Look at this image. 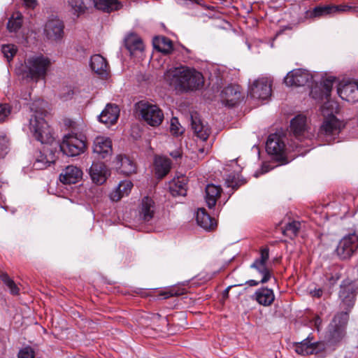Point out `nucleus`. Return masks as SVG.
I'll return each mask as SVG.
<instances>
[{"instance_id":"obj_8","label":"nucleus","mask_w":358,"mask_h":358,"mask_svg":"<svg viewBox=\"0 0 358 358\" xmlns=\"http://www.w3.org/2000/svg\"><path fill=\"white\" fill-rule=\"evenodd\" d=\"M358 250V234L353 232L343 237L336 249V255L341 260L350 259Z\"/></svg>"},{"instance_id":"obj_41","label":"nucleus","mask_w":358,"mask_h":358,"mask_svg":"<svg viewBox=\"0 0 358 358\" xmlns=\"http://www.w3.org/2000/svg\"><path fill=\"white\" fill-rule=\"evenodd\" d=\"M51 162L48 160L46 156L39 152V155L35 159L33 164L34 169L38 170H42L50 166Z\"/></svg>"},{"instance_id":"obj_29","label":"nucleus","mask_w":358,"mask_h":358,"mask_svg":"<svg viewBox=\"0 0 358 358\" xmlns=\"http://www.w3.org/2000/svg\"><path fill=\"white\" fill-rule=\"evenodd\" d=\"M222 188L219 185L208 184L206 187V201L209 208H213L220 196Z\"/></svg>"},{"instance_id":"obj_6","label":"nucleus","mask_w":358,"mask_h":358,"mask_svg":"<svg viewBox=\"0 0 358 358\" xmlns=\"http://www.w3.org/2000/svg\"><path fill=\"white\" fill-rule=\"evenodd\" d=\"M86 138L82 134H69L64 136L60 144L61 151L67 156L75 157L83 153L86 149Z\"/></svg>"},{"instance_id":"obj_17","label":"nucleus","mask_w":358,"mask_h":358,"mask_svg":"<svg viewBox=\"0 0 358 358\" xmlns=\"http://www.w3.org/2000/svg\"><path fill=\"white\" fill-rule=\"evenodd\" d=\"M156 212L155 203L149 196H145L141 200L138 207V215L145 222H150L155 216Z\"/></svg>"},{"instance_id":"obj_4","label":"nucleus","mask_w":358,"mask_h":358,"mask_svg":"<svg viewBox=\"0 0 358 358\" xmlns=\"http://www.w3.org/2000/svg\"><path fill=\"white\" fill-rule=\"evenodd\" d=\"M29 129L35 139L42 144L53 141L52 130L44 120L42 113L36 112L29 120Z\"/></svg>"},{"instance_id":"obj_36","label":"nucleus","mask_w":358,"mask_h":358,"mask_svg":"<svg viewBox=\"0 0 358 358\" xmlns=\"http://www.w3.org/2000/svg\"><path fill=\"white\" fill-rule=\"evenodd\" d=\"M23 17L20 13H15L10 17L8 24L7 28L10 31L16 32L18 31L22 24Z\"/></svg>"},{"instance_id":"obj_37","label":"nucleus","mask_w":358,"mask_h":358,"mask_svg":"<svg viewBox=\"0 0 358 358\" xmlns=\"http://www.w3.org/2000/svg\"><path fill=\"white\" fill-rule=\"evenodd\" d=\"M301 223L298 221H292L286 224L283 229V234L290 238H295L300 229Z\"/></svg>"},{"instance_id":"obj_1","label":"nucleus","mask_w":358,"mask_h":358,"mask_svg":"<svg viewBox=\"0 0 358 358\" xmlns=\"http://www.w3.org/2000/svg\"><path fill=\"white\" fill-rule=\"evenodd\" d=\"M164 79L180 93L199 90L203 85V77L200 72L184 66L168 69Z\"/></svg>"},{"instance_id":"obj_24","label":"nucleus","mask_w":358,"mask_h":358,"mask_svg":"<svg viewBox=\"0 0 358 358\" xmlns=\"http://www.w3.org/2000/svg\"><path fill=\"white\" fill-rule=\"evenodd\" d=\"M221 97L226 105L234 106L241 99L239 86L230 85L224 87L222 91Z\"/></svg>"},{"instance_id":"obj_42","label":"nucleus","mask_w":358,"mask_h":358,"mask_svg":"<svg viewBox=\"0 0 358 358\" xmlns=\"http://www.w3.org/2000/svg\"><path fill=\"white\" fill-rule=\"evenodd\" d=\"M225 184L228 187H231L234 189H236L241 185L244 184V182L238 180L235 174H229L225 179Z\"/></svg>"},{"instance_id":"obj_13","label":"nucleus","mask_w":358,"mask_h":358,"mask_svg":"<svg viewBox=\"0 0 358 358\" xmlns=\"http://www.w3.org/2000/svg\"><path fill=\"white\" fill-rule=\"evenodd\" d=\"M348 321L347 312L336 315L329 327V331L334 340H339L344 336L345 326Z\"/></svg>"},{"instance_id":"obj_53","label":"nucleus","mask_w":358,"mask_h":358,"mask_svg":"<svg viewBox=\"0 0 358 358\" xmlns=\"http://www.w3.org/2000/svg\"><path fill=\"white\" fill-rule=\"evenodd\" d=\"M260 283H262V282H260V280L257 281L255 280H249L245 282V284L250 287L257 286Z\"/></svg>"},{"instance_id":"obj_21","label":"nucleus","mask_w":358,"mask_h":358,"mask_svg":"<svg viewBox=\"0 0 358 358\" xmlns=\"http://www.w3.org/2000/svg\"><path fill=\"white\" fill-rule=\"evenodd\" d=\"M120 115V109L115 104L108 103L99 116V121L106 125L115 124Z\"/></svg>"},{"instance_id":"obj_38","label":"nucleus","mask_w":358,"mask_h":358,"mask_svg":"<svg viewBox=\"0 0 358 358\" xmlns=\"http://www.w3.org/2000/svg\"><path fill=\"white\" fill-rule=\"evenodd\" d=\"M0 279L10 289V292L13 295H17L20 292V289L15 282L8 276L6 273H0Z\"/></svg>"},{"instance_id":"obj_47","label":"nucleus","mask_w":358,"mask_h":358,"mask_svg":"<svg viewBox=\"0 0 358 358\" xmlns=\"http://www.w3.org/2000/svg\"><path fill=\"white\" fill-rule=\"evenodd\" d=\"M330 8L332 14L336 13H345L352 10V7L345 4L338 6L330 5Z\"/></svg>"},{"instance_id":"obj_33","label":"nucleus","mask_w":358,"mask_h":358,"mask_svg":"<svg viewBox=\"0 0 358 358\" xmlns=\"http://www.w3.org/2000/svg\"><path fill=\"white\" fill-rule=\"evenodd\" d=\"M124 45L131 54H133L135 51H142L143 50L142 40L136 34L132 33L125 37Z\"/></svg>"},{"instance_id":"obj_43","label":"nucleus","mask_w":358,"mask_h":358,"mask_svg":"<svg viewBox=\"0 0 358 358\" xmlns=\"http://www.w3.org/2000/svg\"><path fill=\"white\" fill-rule=\"evenodd\" d=\"M1 52L3 54L4 57L9 62L13 59L14 55L16 54L17 48L14 45H3L1 48Z\"/></svg>"},{"instance_id":"obj_20","label":"nucleus","mask_w":358,"mask_h":358,"mask_svg":"<svg viewBox=\"0 0 358 358\" xmlns=\"http://www.w3.org/2000/svg\"><path fill=\"white\" fill-rule=\"evenodd\" d=\"M295 352L300 355H308L318 353L321 349V344L318 342H311L310 336L299 343L295 344Z\"/></svg>"},{"instance_id":"obj_16","label":"nucleus","mask_w":358,"mask_h":358,"mask_svg":"<svg viewBox=\"0 0 358 358\" xmlns=\"http://www.w3.org/2000/svg\"><path fill=\"white\" fill-rule=\"evenodd\" d=\"M93 151L102 159L110 156L113 152L111 140L108 137L97 136L94 140Z\"/></svg>"},{"instance_id":"obj_26","label":"nucleus","mask_w":358,"mask_h":358,"mask_svg":"<svg viewBox=\"0 0 358 358\" xmlns=\"http://www.w3.org/2000/svg\"><path fill=\"white\" fill-rule=\"evenodd\" d=\"M116 168L124 175H130L136 172L135 163L128 157L118 155L116 157Z\"/></svg>"},{"instance_id":"obj_57","label":"nucleus","mask_w":358,"mask_h":358,"mask_svg":"<svg viewBox=\"0 0 358 358\" xmlns=\"http://www.w3.org/2000/svg\"><path fill=\"white\" fill-rule=\"evenodd\" d=\"M199 152H200L201 153H202V154H203V153H204V152H205L204 148H201V149H199Z\"/></svg>"},{"instance_id":"obj_52","label":"nucleus","mask_w":358,"mask_h":358,"mask_svg":"<svg viewBox=\"0 0 358 358\" xmlns=\"http://www.w3.org/2000/svg\"><path fill=\"white\" fill-rule=\"evenodd\" d=\"M24 5L27 8H34L37 5L36 0H23Z\"/></svg>"},{"instance_id":"obj_34","label":"nucleus","mask_w":358,"mask_h":358,"mask_svg":"<svg viewBox=\"0 0 358 358\" xmlns=\"http://www.w3.org/2000/svg\"><path fill=\"white\" fill-rule=\"evenodd\" d=\"M185 179H174L169 184V191L172 196H185L187 193Z\"/></svg>"},{"instance_id":"obj_46","label":"nucleus","mask_w":358,"mask_h":358,"mask_svg":"<svg viewBox=\"0 0 358 358\" xmlns=\"http://www.w3.org/2000/svg\"><path fill=\"white\" fill-rule=\"evenodd\" d=\"M18 358H34V350L29 346L23 348L18 352Z\"/></svg>"},{"instance_id":"obj_51","label":"nucleus","mask_w":358,"mask_h":358,"mask_svg":"<svg viewBox=\"0 0 358 358\" xmlns=\"http://www.w3.org/2000/svg\"><path fill=\"white\" fill-rule=\"evenodd\" d=\"M323 291L321 288H315L310 292V294L313 297L320 298L322 295Z\"/></svg>"},{"instance_id":"obj_18","label":"nucleus","mask_w":358,"mask_h":358,"mask_svg":"<svg viewBox=\"0 0 358 358\" xmlns=\"http://www.w3.org/2000/svg\"><path fill=\"white\" fill-rule=\"evenodd\" d=\"M191 125L195 135L203 141L208 139L210 129L207 124H204L197 113L191 114Z\"/></svg>"},{"instance_id":"obj_40","label":"nucleus","mask_w":358,"mask_h":358,"mask_svg":"<svg viewBox=\"0 0 358 358\" xmlns=\"http://www.w3.org/2000/svg\"><path fill=\"white\" fill-rule=\"evenodd\" d=\"M335 80L336 78L334 77H329L323 80L322 84L323 91L322 97L324 96L327 99L330 96Z\"/></svg>"},{"instance_id":"obj_11","label":"nucleus","mask_w":358,"mask_h":358,"mask_svg":"<svg viewBox=\"0 0 358 358\" xmlns=\"http://www.w3.org/2000/svg\"><path fill=\"white\" fill-rule=\"evenodd\" d=\"M271 81L266 77L255 80L250 88L251 96L257 99H268L271 96Z\"/></svg>"},{"instance_id":"obj_14","label":"nucleus","mask_w":358,"mask_h":358,"mask_svg":"<svg viewBox=\"0 0 358 358\" xmlns=\"http://www.w3.org/2000/svg\"><path fill=\"white\" fill-rule=\"evenodd\" d=\"M64 25L62 20L58 18L49 20L44 28V34L48 40L52 41H61L64 36Z\"/></svg>"},{"instance_id":"obj_19","label":"nucleus","mask_w":358,"mask_h":358,"mask_svg":"<svg viewBox=\"0 0 358 358\" xmlns=\"http://www.w3.org/2000/svg\"><path fill=\"white\" fill-rule=\"evenodd\" d=\"M90 175L94 182L103 184L109 175V171L103 162H94L90 169Z\"/></svg>"},{"instance_id":"obj_48","label":"nucleus","mask_w":358,"mask_h":358,"mask_svg":"<svg viewBox=\"0 0 358 358\" xmlns=\"http://www.w3.org/2000/svg\"><path fill=\"white\" fill-rule=\"evenodd\" d=\"M10 113V108L8 104H0V122H3Z\"/></svg>"},{"instance_id":"obj_2","label":"nucleus","mask_w":358,"mask_h":358,"mask_svg":"<svg viewBox=\"0 0 358 358\" xmlns=\"http://www.w3.org/2000/svg\"><path fill=\"white\" fill-rule=\"evenodd\" d=\"M51 64L50 59L43 55L30 57L22 65L19 73L23 79H29L36 83L45 78Z\"/></svg>"},{"instance_id":"obj_50","label":"nucleus","mask_w":358,"mask_h":358,"mask_svg":"<svg viewBox=\"0 0 358 358\" xmlns=\"http://www.w3.org/2000/svg\"><path fill=\"white\" fill-rule=\"evenodd\" d=\"M341 275L338 273H335L334 275L329 277L328 280L331 285H334L336 282L340 279Z\"/></svg>"},{"instance_id":"obj_56","label":"nucleus","mask_w":358,"mask_h":358,"mask_svg":"<svg viewBox=\"0 0 358 358\" xmlns=\"http://www.w3.org/2000/svg\"><path fill=\"white\" fill-rule=\"evenodd\" d=\"M2 141L3 143V145L5 146V150L7 148V143H8V141L6 140V138H2Z\"/></svg>"},{"instance_id":"obj_39","label":"nucleus","mask_w":358,"mask_h":358,"mask_svg":"<svg viewBox=\"0 0 358 358\" xmlns=\"http://www.w3.org/2000/svg\"><path fill=\"white\" fill-rule=\"evenodd\" d=\"M186 292L184 288L171 287L168 290L161 292L159 296H162L164 299H168L172 296L183 295Z\"/></svg>"},{"instance_id":"obj_27","label":"nucleus","mask_w":358,"mask_h":358,"mask_svg":"<svg viewBox=\"0 0 358 358\" xmlns=\"http://www.w3.org/2000/svg\"><path fill=\"white\" fill-rule=\"evenodd\" d=\"M94 6L97 10L108 13L118 10L123 6L119 0H94Z\"/></svg>"},{"instance_id":"obj_49","label":"nucleus","mask_w":358,"mask_h":358,"mask_svg":"<svg viewBox=\"0 0 358 358\" xmlns=\"http://www.w3.org/2000/svg\"><path fill=\"white\" fill-rule=\"evenodd\" d=\"M178 119L176 117L172 118L171 122V131L175 135H178L180 133H182V131H180V129L178 126Z\"/></svg>"},{"instance_id":"obj_9","label":"nucleus","mask_w":358,"mask_h":358,"mask_svg":"<svg viewBox=\"0 0 358 358\" xmlns=\"http://www.w3.org/2000/svg\"><path fill=\"white\" fill-rule=\"evenodd\" d=\"M269 258V250L264 248L260 250V257L256 259L250 267L255 269L261 275L260 282L262 284L267 282L273 276L272 271L266 266Z\"/></svg>"},{"instance_id":"obj_7","label":"nucleus","mask_w":358,"mask_h":358,"mask_svg":"<svg viewBox=\"0 0 358 358\" xmlns=\"http://www.w3.org/2000/svg\"><path fill=\"white\" fill-rule=\"evenodd\" d=\"M136 106L139 115L150 126L156 127L163 122L164 113L157 105L140 101Z\"/></svg>"},{"instance_id":"obj_55","label":"nucleus","mask_w":358,"mask_h":358,"mask_svg":"<svg viewBox=\"0 0 358 358\" xmlns=\"http://www.w3.org/2000/svg\"><path fill=\"white\" fill-rule=\"evenodd\" d=\"M171 155L173 158H178V157H180V154L178 152H171Z\"/></svg>"},{"instance_id":"obj_54","label":"nucleus","mask_w":358,"mask_h":358,"mask_svg":"<svg viewBox=\"0 0 358 358\" xmlns=\"http://www.w3.org/2000/svg\"><path fill=\"white\" fill-rule=\"evenodd\" d=\"M292 29V27L291 26H289V25H287V26L283 27H282V28H281V29L278 31L277 34H278V35H279V34H282L285 30H287V29L290 30V29Z\"/></svg>"},{"instance_id":"obj_22","label":"nucleus","mask_w":358,"mask_h":358,"mask_svg":"<svg viewBox=\"0 0 358 358\" xmlns=\"http://www.w3.org/2000/svg\"><path fill=\"white\" fill-rule=\"evenodd\" d=\"M83 171L75 166H66L59 175V180L64 184H75L82 178Z\"/></svg>"},{"instance_id":"obj_45","label":"nucleus","mask_w":358,"mask_h":358,"mask_svg":"<svg viewBox=\"0 0 358 358\" xmlns=\"http://www.w3.org/2000/svg\"><path fill=\"white\" fill-rule=\"evenodd\" d=\"M69 4L75 12L78 13H84L87 7L82 0H71Z\"/></svg>"},{"instance_id":"obj_28","label":"nucleus","mask_w":358,"mask_h":358,"mask_svg":"<svg viewBox=\"0 0 358 358\" xmlns=\"http://www.w3.org/2000/svg\"><path fill=\"white\" fill-rule=\"evenodd\" d=\"M255 299L259 304L268 306L273 302L275 296L271 289L262 287L255 292Z\"/></svg>"},{"instance_id":"obj_5","label":"nucleus","mask_w":358,"mask_h":358,"mask_svg":"<svg viewBox=\"0 0 358 358\" xmlns=\"http://www.w3.org/2000/svg\"><path fill=\"white\" fill-rule=\"evenodd\" d=\"M285 138L284 135L278 133L271 134L268 136L266 143V150L268 154L272 155L273 159L280 162L282 164L289 162L287 159Z\"/></svg>"},{"instance_id":"obj_25","label":"nucleus","mask_w":358,"mask_h":358,"mask_svg":"<svg viewBox=\"0 0 358 358\" xmlns=\"http://www.w3.org/2000/svg\"><path fill=\"white\" fill-rule=\"evenodd\" d=\"M90 67L94 73L101 76L108 75V64L106 59L99 54L92 55L90 59Z\"/></svg>"},{"instance_id":"obj_15","label":"nucleus","mask_w":358,"mask_h":358,"mask_svg":"<svg viewBox=\"0 0 358 358\" xmlns=\"http://www.w3.org/2000/svg\"><path fill=\"white\" fill-rule=\"evenodd\" d=\"M290 128L294 135L299 139L308 138L310 136L305 115H299L294 117L291 120Z\"/></svg>"},{"instance_id":"obj_35","label":"nucleus","mask_w":358,"mask_h":358,"mask_svg":"<svg viewBox=\"0 0 358 358\" xmlns=\"http://www.w3.org/2000/svg\"><path fill=\"white\" fill-rule=\"evenodd\" d=\"M155 47L159 52L165 55H168L173 50V43L169 38L166 37H162L158 38L155 42Z\"/></svg>"},{"instance_id":"obj_30","label":"nucleus","mask_w":358,"mask_h":358,"mask_svg":"<svg viewBox=\"0 0 358 358\" xmlns=\"http://www.w3.org/2000/svg\"><path fill=\"white\" fill-rule=\"evenodd\" d=\"M196 221L199 226L206 230L213 229L217 225L215 220L212 218L204 208H199L198 210Z\"/></svg>"},{"instance_id":"obj_3","label":"nucleus","mask_w":358,"mask_h":358,"mask_svg":"<svg viewBox=\"0 0 358 358\" xmlns=\"http://www.w3.org/2000/svg\"><path fill=\"white\" fill-rule=\"evenodd\" d=\"M345 124L334 115L324 117L317 132L318 139L324 143L331 144L336 141Z\"/></svg>"},{"instance_id":"obj_58","label":"nucleus","mask_w":358,"mask_h":358,"mask_svg":"<svg viewBox=\"0 0 358 358\" xmlns=\"http://www.w3.org/2000/svg\"><path fill=\"white\" fill-rule=\"evenodd\" d=\"M72 94H73V92L70 90V91L69 92V95L70 96H71V95H72Z\"/></svg>"},{"instance_id":"obj_12","label":"nucleus","mask_w":358,"mask_h":358,"mask_svg":"<svg viewBox=\"0 0 358 358\" xmlns=\"http://www.w3.org/2000/svg\"><path fill=\"white\" fill-rule=\"evenodd\" d=\"M337 92L339 96L348 102L358 101V82L343 81L338 84Z\"/></svg>"},{"instance_id":"obj_59","label":"nucleus","mask_w":358,"mask_h":358,"mask_svg":"<svg viewBox=\"0 0 358 358\" xmlns=\"http://www.w3.org/2000/svg\"><path fill=\"white\" fill-rule=\"evenodd\" d=\"M229 287H228V288L225 290V292H226V293H227V294H228V293H229Z\"/></svg>"},{"instance_id":"obj_31","label":"nucleus","mask_w":358,"mask_h":358,"mask_svg":"<svg viewBox=\"0 0 358 358\" xmlns=\"http://www.w3.org/2000/svg\"><path fill=\"white\" fill-rule=\"evenodd\" d=\"M171 160L166 157H157L155 159V174L157 178H164L170 171Z\"/></svg>"},{"instance_id":"obj_32","label":"nucleus","mask_w":358,"mask_h":358,"mask_svg":"<svg viewBox=\"0 0 358 358\" xmlns=\"http://www.w3.org/2000/svg\"><path fill=\"white\" fill-rule=\"evenodd\" d=\"M133 187V183L129 180H124L120 182L115 190L110 193V197L113 201L120 200L124 196H127Z\"/></svg>"},{"instance_id":"obj_23","label":"nucleus","mask_w":358,"mask_h":358,"mask_svg":"<svg viewBox=\"0 0 358 358\" xmlns=\"http://www.w3.org/2000/svg\"><path fill=\"white\" fill-rule=\"evenodd\" d=\"M356 290L357 287L352 282H348L347 284L343 282L341 285L339 296L341 299L343 303L349 308L352 307L354 305Z\"/></svg>"},{"instance_id":"obj_10","label":"nucleus","mask_w":358,"mask_h":358,"mask_svg":"<svg viewBox=\"0 0 358 358\" xmlns=\"http://www.w3.org/2000/svg\"><path fill=\"white\" fill-rule=\"evenodd\" d=\"M313 80L311 73L303 69H296L289 71L284 78V83L289 87H301L310 83Z\"/></svg>"},{"instance_id":"obj_44","label":"nucleus","mask_w":358,"mask_h":358,"mask_svg":"<svg viewBox=\"0 0 358 358\" xmlns=\"http://www.w3.org/2000/svg\"><path fill=\"white\" fill-rule=\"evenodd\" d=\"M330 14H332L331 10L330 8V5H327V6H324L315 7L313 10L311 16L322 17V16H326V15H328Z\"/></svg>"}]
</instances>
